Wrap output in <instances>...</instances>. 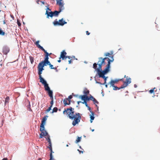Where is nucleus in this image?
<instances>
[{"label": "nucleus", "mask_w": 160, "mask_h": 160, "mask_svg": "<svg viewBox=\"0 0 160 160\" xmlns=\"http://www.w3.org/2000/svg\"><path fill=\"white\" fill-rule=\"evenodd\" d=\"M74 109L72 107L67 108L66 109H64L63 113L64 114H66L70 119L73 120L72 124L73 126H75L76 125L78 124L80 122L81 119V114L78 112L74 114Z\"/></svg>", "instance_id": "f257e3e1"}, {"label": "nucleus", "mask_w": 160, "mask_h": 160, "mask_svg": "<svg viewBox=\"0 0 160 160\" xmlns=\"http://www.w3.org/2000/svg\"><path fill=\"white\" fill-rule=\"evenodd\" d=\"M51 63L48 60L45 61H42L40 62L38 66V74L41 75L42 71L44 70L43 68L44 66H46L47 65H49Z\"/></svg>", "instance_id": "f03ea898"}, {"label": "nucleus", "mask_w": 160, "mask_h": 160, "mask_svg": "<svg viewBox=\"0 0 160 160\" xmlns=\"http://www.w3.org/2000/svg\"><path fill=\"white\" fill-rule=\"evenodd\" d=\"M57 4L59 6V10L55 11L53 12L54 16H57L59 13L64 8L63 5L64 3L62 0H57Z\"/></svg>", "instance_id": "7ed1b4c3"}, {"label": "nucleus", "mask_w": 160, "mask_h": 160, "mask_svg": "<svg viewBox=\"0 0 160 160\" xmlns=\"http://www.w3.org/2000/svg\"><path fill=\"white\" fill-rule=\"evenodd\" d=\"M97 64L96 63H93V68L97 72L98 75L99 77H104V75L106 74L103 71H102V68H97Z\"/></svg>", "instance_id": "20e7f679"}, {"label": "nucleus", "mask_w": 160, "mask_h": 160, "mask_svg": "<svg viewBox=\"0 0 160 160\" xmlns=\"http://www.w3.org/2000/svg\"><path fill=\"white\" fill-rule=\"evenodd\" d=\"M39 41H38L35 43V44L37 46L38 48L43 51L46 54L45 59L42 61H45L48 60L49 58L48 56L49 55V54L48 52H47V51L45 50L42 46H41L39 44Z\"/></svg>", "instance_id": "39448f33"}, {"label": "nucleus", "mask_w": 160, "mask_h": 160, "mask_svg": "<svg viewBox=\"0 0 160 160\" xmlns=\"http://www.w3.org/2000/svg\"><path fill=\"white\" fill-rule=\"evenodd\" d=\"M40 82H41L44 86L45 90L47 91L50 90V88L48 86V84L46 81L42 77L41 74H38Z\"/></svg>", "instance_id": "423d86ee"}, {"label": "nucleus", "mask_w": 160, "mask_h": 160, "mask_svg": "<svg viewBox=\"0 0 160 160\" xmlns=\"http://www.w3.org/2000/svg\"><path fill=\"white\" fill-rule=\"evenodd\" d=\"M109 59L108 58H102L100 57L98 58V61L97 64L98 65V68L100 69H101L102 68V66L103 65L105 64V60H107L108 61V60Z\"/></svg>", "instance_id": "0eeeda50"}, {"label": "nucleus", "mask_w": 160, "mask_h": 160, "mask_svg": "<svg viewBox=\"0 0 160 160\" xmlns=\"http://www.w3.org/2000/svg\"><path fill=\"white\" fill-rule=\"evenodd\" d=\"M56 19V20L54 21L53 22V24L54 26L59 25L63 26L64 24L67 23V22L63 20V18L59 20V21L58 22L57 21Z\"/></svg>", "instance_id": "6e6552de"}, {"label": "nucleus", "mask_w": 160, "mask_h": 160, "mask_svg": "<svg viewBox=\"0 0 160 160\" xmlns=\"http://www.w3.org/2000/svg\"><path fill=\"white\" fill-rule=\"evenodd\" d=\"M40 130L41 132L40 134L39 138H42L43 136L47 137V135H49L47 131L45 130L44 126H40Z\"/></svg>", "instance_id": "1a4fd4ad"}, {"label": "nucleus", "mask_w": 160, "mask_h": 160, "mask_svg": "<svg viewBox=\"0 0 160 160\" xmlns=\"http://www.w3.org/2000/svg\"><path fill=\"white\" fill-rule=\"evenodd\" d=\"M67 53L64 50L62 51L61 53L60 57L59 59H61L62 58V60H66L67 58L69 59L71 58L70 56H66Z\"/></svg>", "instance_id": "9d476101"}, {"label": "nucleus", "mask_w": 160, "mask_h": 160, "mask_svg": "<svg viewBox=\"0 0 160 160\" xmlns=\"http://www.w3.org/2000/svg\"><path fill=\"white\" fill-rule=\"evenodd\" d=\"M124 78H126V79L125 81H123V84L122 86L123 88L127 87L131 82V78H129L128 76L126 77V76L125 75L124 76Z\"/></svg>", "instance_id": "9b49d317"}, {"label": "nucleus", "mask_w": 160, "mask_h": 160, "mask_svg": "<svg viewBox=\"0 0 160 160\" xmlns=\"http://www.w3.org/2000/svg\"><path fill=\"white\" fill-rule=\"evenodd\" d=\"M113 60V59L112 60H110V59L108 60V63L107 65L106 68L103 70L104 73L106 74L109 71V68H110V62H112Z\"/></svg>", "instance_id": "f8f14e48"}, {"label": "nucleus", "mask_w": 160, "mask_h": 160, "mask_svg": "<svg viewBox=\"0 0 160 160\" xmlns=\"http://www.w3.org/2000/svg\"><path fill=\"white\" fill-rule=\"evenodd\" d=\"M9 51V48L7 46H4L2 48V53L4 54L7 55Z\"/></svg>", "instance_id": "ddd939ff"}, {"label": "nucleus", "mask_w": 160, "mask_h": 160, "mask_svg": "<svg viewBox=\"0 0 160 160\" xmlns=\"http://www.w3.org/2000/svg\"><path fill=\"white\" fill-rule=\"evenodd\" d=\"M123 79H122L120 80H111V81L109 82V83L110 84V87L111 86H114L115 84L118 82L119 80H121L123 81Z\"/></svg>", "instance_id": "4468645a"}, {"label": "nucleus", "mask_w": 160, "mask_h": 160, "mask_svg": "<svg viewBox=\"0 0 160 160\" xmlns=\"http://www.w3.org/2000/svg\"><path fill=\"white\" fill-rule=\"evenodd\" d=\"M48 117V116H45L43 118L42 120V122H41V123L40 126H43V127L44 126L45 124L46 121V120L47 119V118Z\"/></svg>", "instance_id": "2eb2a0df"}, {"label": "nucleus", "mask_w": 160, "mask_h": 160, "mask_svg": "<svg viewBox=\"0 0 160 160\" xmlns=\"http://www.w3.org/2000/svg\"><path fill=\"white\" fill-rule=\"evenodd\" d=\"M46 14L47 15V18H49V17H52L53 16V12H48L47 11H46Z\"/></svg>", "instance_id": "dca6fc26"}, {"label": "nucleus", "mask_w": 160, "mask_h": 160, "mask_svg": "<svg viewBox=\"0 0 160 160\" xmlns=\"http://www.w3.org/2000/svg\"><path fill=\"white\" fill-rule=\"evenodd\" d=\"M49 96L50 97L51 99H52L53 98V92L50 89L47 91Z\"/></svg>", "instance_id": "f3484780"}, {"label": "nucleus", "mask_w": 160, "mask_h": 160, "mask_svg": "<svg viewBox=\"0 0 160 160\" xmlns=\"http://www.w3.org/2000/svg\"><path fill=\"white\" fill-rule=\"evenodd\" d=\"M89 93V91L87 88H84L83 93L84 94V95H88Z\"/></svg>", "instance_id": "a211bd4d"}, {"label": "nucleus", "mask_w": 160, "mask_h": 160, "mask_svg": "<svg viewBox=\"0 0 160 160\" xmlns=\"http://www.w3.org/2000/svg\"><path fill=\"white\" fill-rule=\"evenodd\" d=\"M113 87V90H119L121 88H123L122 86H121L120 88H118L117 86H115L114 85V86H112Z\"/></svg>", "instance_id": "6ab92c4d"}, {"label": "nucleus", "mask_w": 160, "mask_h": 160, "mask_svg": "<svg viewBox=\"0 0 160 160\" xmlns=\"http://www.w3.org/2000/svg\"><path fill=\"white\" fill-rule=\"evenodd\" d=\"M157 89L156 88H154L152 89H151L149 91V92L150 94L154 93V92H156Z\"/></svg>", "instance_id": "aec40b11"}, {"label": "nucleus", "mask_w": 160, "mask_h": 160, "mask_svg": "<svg viewBox=\"0 0 160 160\" xmlns=\"http://www.w3.org/2000/svg\"><path fill=\"white\" fill-rule=\"evenodd\" d=\"M86 95H80L79 96V98H81V99L83 101V102L85 101V99H86Z\"/></svg>", "instance_id": "412c9836"}, {"label": "nucleus", "mask_w": 160, "mask_h": 160, "mask_svg": "<svg viewBox=\"0 0 160 160\" xmlns=\"http://www.w3.org/2000/svg\"><path fill=\"white\" fill-rule=\"evenodd\" d=\"M92 115H90V119H91V120H90V122L91 123H92V120H93L94 119V113L93 112H92Z\"/></svg>", "instance_id": "4be33fe9"}, {"label": "nucleus", "mask_w": 160, "mask_h": 160, "mask_svg": "<svg viewBox=\"0 0 160 160\" xmlns=\"http://www.w3.org/2000/svg\"><path fill=\"white\" fill-rule=\"evenodd\" d=\"M105 56H109L110 57H111L112 58V60L113 59V56H112V54H110V53L108 52L106 53L105 54Z\"/></svg>", "instance_id": "5701e85b"}, {"label": "nucleus", "mask_w": 160, "mask_h": 160, "mask_svg": "<svg viewBox=\"0 0 160 160\" xmlns=\"http://www.w3.org/2000/svg\"><path fill=\"white\" fill-rule=\"evenodd\" d=\"M46 138L47 140L48 141V144H51V140L50 138V136L49 135H47V137H45Z\"/></svg>", "instance_id": "b1692460"}, {"label": "nucleus", "mask_w": 160, "mask_h": 160, "mask_svg": "<svg viewBox=\"0 0 160 160\" xmlns=\"http://www.w3.org/2000/svg\"><path fill=\"white\" fill-rule=\"evenodd\" d=\"M9 97L8 96L7 97L5 101V104H6L7 103H8L9 102Z\"/></svg>", "instance_id": "393cba45"}, {"label": "nucleus", "mask_w": 160, "mask_h": 160, "mask_svg": "<svg viewBox=\"0 0 160 160\" xmlns=\"http://www.w3.org/2000/svg\"><path fill=\"white\" fill-rule=\"evenodd\" d=\"M29 57L31 63L32 64L34 62V58L31 56H30Z\"/></svg>", "instance_id": "a878e982"}, {"label": "nucleus", "mask_w": 160, "mask_h": 160, "mask_svg": "<svg viewBox=\"0 0 160 160\" xmlns=\"http://www.w3.org/2000/svg\"><path fill=\"white\" fill-rule=\"evenodd\" d=\"M68 99L66 98L64 99L63 100V102L65 105H66L67 104L68 101Z\"/></svg>", "instance_id": "bb28decb"}, {"label": "nucleus", "mask_w": 160, "mask_h": 160, "mask_svg": "<svg viewBox=\"0 0 160 160\" xmlns=\"http://www.w3.org/2000/svg\"><path fill=\"white\" fill-rule=\"evenodd\" d=\"M58 110V108L57 107H54L52 113H53L54 112H57Z\"/></svg>", "instance_id": "cd10ccee"}, {"label": "nucleus", "mask_w": 160, "mask_h": 160, "mask_svg": "<svg viewBox=\"0 0 160 160\" xmlns=\"http://www.w3.org/2000/svg\"><path fill=\"white\" fill-rule=\"evenodd\" d=\"M81 137H78V138H77V139H76V140L75 141V142L76 143H77L79 142L81 140Z\"/></svg>", "instance_id": "c85d7f7f"}, {"label": "nucleus", "mask_w": 160, "mask_h": 160, "mask_svg": "<svg viewBox=\"0 0 160 160\" xmlns=\"http://www.w3.org/2000/svg\"><path fill=\"white\" fill-rule=\"evenodd\" d=\"M5 34V32L2 30L1 28L0 29V35H4Z\"/></svg>", "instance_id": "c756f323"}, {"label": "nucleus", "mask_w": 160, "mask_h": 160, "mask_svg": "<svg viewBox=\"0 0 160 160\" xmlns=\"http://www.w3.org/2000/svg\"><path fill=\"white\" fill-rule=\"evenodd\" d=\"M90 100H91L93 101V100H94L95 99L91 95H90L89 96Z\"/></svg>", "instance_id": "7c9ffc66"}, {"label": "nucleus", "mask_w": 160, "mask_h": 160, "mask_svg": "<svg viewBox=\"0 0 160 160\" xmlns=\"http://www.w3.org/2000/svg\"><path fill=\"white\" fill-rule=\"evenodd\" d=\"M47 148L49 149L50 150H52V144H48V146L47 147Z\"/></svg>", "instance_id": "2f4dec72"}, {"label": "nucleus", "mask_w": 160, "mask_h": 160, "mask_svg": "<svg viewBox=\"0 0 160 160\" xmlns=\"http://www.w3.org/2000/svg\"><path fill=\"white\" fill-rule=\"evenodd\" d=\"M49 66H50V68L51 69H57V68L56 67H55V68H53V66L50 64V65H49Z\"/></svg>", "instance_id": "473e14b6"}, {"label": "nucleus", "mask_w": 160, "mask_h": 160, "mask_svg": "<svg viewBox=\"0 0 160 160\" xmlns=\"http://www.w3.org/2000/svg\"><path fill=\"white\" fill-rule=\"evenodd\" d=\"M52 106H50L49 108H48V109L46 110V112H48L49 111H50V110H51V108H52Z\"/></svg>", "instance_id": "72a5a7b5"}, {"label": "nucleus", "mask_w": 160, "mask_h": 160, "mask_svg": "<svg viewBox=\"0 0 160 160\" xmlns=\"http://www.w3.org/2000/svg\"><path fill=\"white\" fill-rule=\"evenodd\" d=\"M17 22L18 26L20 27L21 26V23L18 19H17Z\"/></svg>", "instance_id": "f704fd0d"}, {"label": "nucleus", "mask_w": 160, "mask_h": 160, "mask_svg": "<svg viewBox=\"0 0 160 160\" xmlns=\"http://www.w3.org/2000/svg\"><path fill=\"white\" fill-rule=\"evenodd\" d=\"M85 101L87 102V101H89L90 100L89 97H88V95H86V99H85Z\"/></svg>", "instance_id": "c9c22d12"}, {"label": "nucleus", "mask_w": 160, "mask_h": 160, "mask_svg": "<svg viewBox=\"0 0 160 160\" xmlns=\"http://www.w3.org/2000/svg\"><path fill=\"white\" fill-rule=\"evenodd\" d=\"M82 103L83 104H85L86 107H89V106H88V104L87 103V102H82Z\"/></svg>", "instance_id": "e433bc0d"}, {"label": "nucleus", "mask_w": 160, "mask_h": 160, "mask_svg": "<svg viewBox=\"0 0 160 160\" xmlns=\"http://www.w3.org/2000/svg\"><path fill=\"white\" fill-rule=\"evenodd\" d=\"M93 102L94 104L96 103L97 104H98L99 103V102L95 99L94 100H93Z\"/></svg>", "instance_id": "4c0bfd02"}, {"label": "nucleus", "mask_w": 160, "mask_h": 160, "mask_svg": "<svg viewBox=\"0 0 160 160\" xmlns=\"http://www.w3.org/2000/svg\"><path fill=\"white\" fill-rule=\"evenodd\" d=\"M52 99V100L50 102V104H51L50 106H52V105L53 104V98H52V99Z\"/></svg>", "instance_id": "58836bf2"}, {"label": "nucleus", "mask_w": 160, "mask_h": 160, "mask_svg": "<svg viewBox=\"0 0 160 160\" xmlns=\"http://www.w3.org/2000/svg\"><path fill=\"white\" fill-rule=\"evenodd\" d=\"M102 78H103L104 79V81H105V82H104V83L103 84H104V83H106V80H107V77H106L105 76H104V77H102Z\"/></svg>", "instance_id": "ea45409f"}, {"label": "nucleus", "mask_w": 160, "mask_h": 160, "mask_svg": "<svg viewBox=\"0 0 160 160\" xmlns=\"http://www.w3.org/2000/svg\"><path fill=\"white\" fill-rule=\"evenodd\" d=\"M71 58H72V60H73V59L77 60V58H75V57L74 56H71Z\"/></svg>", "instance_id": "a19ab883"}, {"label": "nucleus", "mask_w": 160, "mask_h": 160, "mask_svg": "<svg viewBox=\"0 0 160 160\" xmlns=\"http://www.w3.org/2000/svg\"><path fill=\"white\" fill-rule=\"evenodd\" d=\"M72 98V96L71 95H70L68 96V100H70V99H71Z\"/></svg>", "instance_id": "79ce46f5"}, {"label": "nucleus", "mask_w": 160, "mask_h": 160, "mask_svg": "<svg viewBox=\"0 0 160 160\" xmlns=\"http://www.w3.org/2000/svg\"><path fill=\"white\" fill-rule=\"evenodd\" d=\"M70 59L68 61V63L69 64L71 63L72 62V58H70Z\"/></svg>", "instance_id": "37998d69"}, {"label": "nucleus", "mask_w": 160, "mask_h": 160, "mask_svg": "<svg viewBox=\"0 0 160 160\" xmlns=\"http://www.w3.org/2000/svg\"><path fill=\"white\" fill-rule=\"evenodd\" d=\"M88 108V110L90 111V112L92 113V112L91 111V108L89 106V107H87Z\"/></svg>", "instance_id": "c03bdc74"}, {"label": "nucleus", "mask_w": 160, "mask_h": 160, "mask_svg": "<svg viewBox=\"0 0 160 160\" xmlns=\"http://www.w3.org/2000/svg\"><path fill=\"white\" fill-rule=\"evenodd\" d=\"M78 152H79L80 153H83V151H80L78 149Z\"/></svg>", "instance_id": "a18cd8bd"}, {"label": "nucleus", "mask_w": 160, "mask_h": 160, "mask_svg": "<svg viewBox=\"0 0 160 160\" xmlns=\"http://www.w3.org/2000/svg\"><path fill=\"white\" fill-rule=\"evenodd\" d=\"M68 102H67V105H70L71 103V100H68Z\"/></svg>", "instance_id": "49530a36"}, {"label": "nucleus", "mask_w": 160, "mask_h": 160, "mask_svg": "<svg viewBox=\"0 0 160 160\" xmlns=\"http://www.w3.org/2000/svg\"><path fill=\"white\" fill-rule=\"evenodd\" d=\"M86 34L88 35H89L90 34V33L88 32V31H87L86 32Z\"/></svg>", "instance_id": "de8ad7c7"}, {"label": "nucleus", "mask_w": 160, "mask_h": 160, "mask_svg": "<svg viewBox=\"0 0 160 160\" xmlns=\"http://www.w3.org/2000/svg\"><path fill=\"white\" fill-rule=\"evenodd\" d=\"M2 160H8L7 158H4Z\"/></svg>", "instance_id": "09e8293b"}, {"label": "nucleus", "mask_w": 160, "mask_h": 160, "mask_svg": "<svg viewBox=\"0 0 160 160\" xmlns=\"http://www.w3.org/2000/svg\"><path fill=\"white\" fill-rule=\"evenodd\" d=\"M81 102H82L80 101H78L77 102V103H78V105H79V104L80 103H81Z\"/></svg>", "instance_id": "8fccbe9b"}, {"label": "nucleus", "mask_w": 160, "mask_h": 160, "mask_svg": "<svg viewBox=\"0 0 160 160\" xmlns=\"http://www.w3.org/2000/svg\"><path fill=\"white\" fill-rule=\"evenodd\" d=\"M58 62H61V59H59V60H58Z\"/></svg>", "instance_id": "3c124183"}, {"label": "nucleus", "mask_w": 160, "mask_h": 160, "mask_svg": "<svg viewBox=\"0 0 160 160\" xmlns=\"http://www.w3.org/2000/svg\"><path fill=\"white\" fill-rule=\"evenodd\" d=\"M137 85H136V84H134V87L135 88H136L137 87Z\"/></svg>", "instance_id": "603ef678"}, {"label": "nucleus", "mask_w": 160, "mask_h": 160, "mask_svg": "<svg viewBox=\"0 0 160 160\" xmlns=\"http://www.w3.org/2000/svg\"><path fill=\"white\" fill-rule=\"evenodd\" d=\"M47 9H48V10H49V11H51V10L50 9H49V8H47Z\"/></svg>", "instance_id": "864d4df0"}, {"label": "nucleus", "mask_w": 160, "mask_h": 160, "mask_svg": "<svg viewBox=\"0 0 160 160\" xmlns=\"http://www.w3.org/2000/svg\"><path fill=\"white\" fill-rule=\"evenodd\" d=\"M105 87H106V88H107L108 87V85H107V84H106V85H105Z\"/></svg>", "instance_id": "5fc2aeb1"}, {"label": "nucleus", "mask_w": 160, "mask_h": 160, "mask_svg": "<svg viewBox=\"0 0 160 160\" xmlns=\"http://www.w3.org/2000/svg\"><path fill=\"white\" fill-rule=\"evenodd\" d=\"M42 160V159L41 158H39L38 159V160Z\"/></svg>", "instance_id": "6e6d98bb"}, {"label": "nucleus", "mask_w": 160, "mask_h": 160, "mask_svg": "<svg viewBox=\"0 0 160 160\" xmlns=\"http://www.w3.org/2000/svg\"><path fill=\"white\" fill-rule=\"evenodd\" d=\"M92 132L94 131V129H92Z\"/></svg>", "instance_id": "4d7b16f0"}, {"label": "nucleus", "mask_w": 160, "mask_h": 160, "mask_svg": "<svg viewBox=\"0 0 160 160\" xmlns=\"http://www.w3.org/2000/svg\"><path fill=\"white\" fill-rule=\"evenodd\" d=\"M51 54H52V53H50V54H49V55H51Z\"/></svg>", "instance_id": "13d9d810"}, {"label": "nucleus", "mask_w": 160, "mask_h": 160, "mask_svg": "<svg viewBox=\"0 0 160 160\" xmlns=\"http://www.w3.org/2000/svg\"><path fill=\"white\" fill-rule=\"evenodd\" d=\"M66 146H67V147H68V145H67Z\"/></svg>", "instance_id": "bf43d9fd"}]
</instances>
